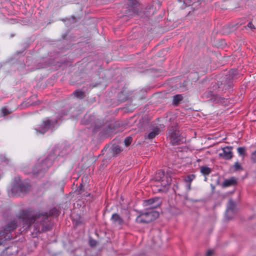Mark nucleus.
Masks as SVG:
<instances>
[{
  "label": "nucleus",
  "mask_w": 256,
  "mask_h": 256,
  "mask_svg": "<svg viewBox=\"0 0 256 256\" xmlns=\"http://www.w3.org/2000/svg\"><path fill=\"white\" fill-rule=\"evenodd\" d=\"M69 151L66 146H54L46 157L42 160H38L32 171L28 173H31L35 177L42 176L52 164L56 162V165H58V162H62L64 158Z\"/></svg>",
  "instance_id": "nucleus-1"
},
{
  "label": "nucleus",
  "mask_w": 256,
  "mask_h": 256,
  "mask_svg": "<svg viewBox=\"0 0 256 256\" xmlns=\"http://www.w3.org/2000/svg\"><path fill=\"white\" fill-rule=\"evenodd\" d=\"M60 212L56 208L50 209L48 212H38L34 214L29 210H22L10 222L6 224H48L52 216H57Z\"/></svg>",
  "instance_id": "nucleus-2"
},
{
  "label": "nucleus",
  "mask_w": 256,
  "mask_h": 256,
  "mask_svg": "<svg viewBox=\"0 0 256 256\" xmlns=\"http://www.w3.org/2000/svg\"><path fill=\"white\" fill-rule=\"evenodd\" d=\"M238 71L232 69L220 78L219 80L212 86L213 90H208L204 92L202 97L210 100L218 101V96L222 92H230L233 86V82L237 78Z\"/></svg>",
  "instance_id": "nucleus-3"
},
{
  "label": "nucleus",
  "mask_w": 256,
  "mask_h": 256,
  "mask_svg": "<svg viewBox=\"0 0 256 256\" xmlns=\"http://www.w3.org/2000/svg\"><path fill=\"white\" fill-rule=\"evenodd\" d=\"M83 124H90L94 132H100V135L102 137H108L118 132L116 127L118 122L114 124H105L104 120L96 118L94 114H86L81 120Z\"/></svg>",
  "instance_id": "nucleus-4"
},
{
  "label": "nucleus",
  "mask_w": 256,
  "mask_h": 256,
  "mask_svg": "<svg viewBox=\"0 0 256 256\" xmlns=\"http://www.w3.org/2000/svg\"><path fill=\"white\" fill-rule=\"evenodd\" d=\"M68 110H62V112L58 114L56 119L50 120L49 118H46L43 120L40 124L36 126L34 128L36 134L37 135H42L47 132H53L59 126L58 121L62 120V118L64 116L68 115Z\"/></svg>",
  "instance_id": "nucleus-5"
},
{
  "label": "nucleus",
  "mask_w": 256,
  "mask_h": 256,
  "mask_svg": "<svg viewBox=\"0 0 256 256\" xmlns=\"http://www.w3.org/2000/svg\"><path fill=\"white\" fill-rule=\"evenodd\" d=\"M31 190L30 180H22L19 176L15 177L11 188L10 196H21L25 195Z\"/></svg>",
  "instance_id": "nucleus-6"
},
{
  "label": "nucleus",
  "mask_w": 256,
  "mask_h": 256,
  "mask_svg": "<svg viewBox=\"0 0 256 256\" xmlns=\"http://www.w3.org/2000/svg\"><path fill=\"white\" fill-rule=\"evenodd\" d=\"M3 230L0 231V253L4 252L8 248V240L12 238L11 230L16 228L17 225H6Z\"/></svg>",
  "instance_id": "nucleus-7"
},
{
  "label": "nucleus",
  "mask_w": 256,
  "mask_h": 256,
  "mask_svg": "<svg viewBox=\"0 0 256 256\" xmlns=\"http://www.w3.org/2000/svg\"><path fill=\"white\" fill-rule=\"evenodd\" d=\"M159 212L154 210H147L138 216L136 221L138 223H149L155 220L159 216Z\"/></svg>",
  "instance_id": "nucleus-8"
},
{
  "label": "nucleus",
  "mask_w": 256,
  "mask_h": 256,
  "mask_svg": "<svg viewBox=\"0 0 256 256\" xmlns=\"http://www.w3.org/2000/svg\"><path fill=\"white\" fill-rule=\"evenodd\" d=\"M167 138L172 145H176L182 143L184 138L181 136L179 130L173 128H170L167 134Z\"/></svg>",
  "instance_id": "nucleus-9"
},
{
  "label": "nucleus",
  "mask_w": 256,
  "mask_h": 256,
  "mask_svg": "<svg viewBox=\"0 0 256 256\" xmlns=\"http://www.w3.org/2000/svg\"><path fill=\"white\" fill-rule=\"evenodd\" d=\"M130 218V212L128 210L124 208L122 210L120 214L116 213L112 214L110 220L112 222L117 224H122L126 222Z\"/></svg>",
  "instance_id": "nucleus-10"
},
{
  "label": "nucleus",
  "mask_w": 256,
  "mask_h": 256,
  "mask_svg": "<svg viewBox=\"0 0 256 256\" xmlns=\"http://www.w3.org/2000/svg\"><path fill=\"white\" fill-rule=\"evenodd\" d=\"M160 128L156 123L150 124L147 128V132L144 134L145 140H152L160 133Z\"/></svg>",
  "instance_id": "nucleus-11"
},
{
  "label": "nucleus",
  "mask_w": 256,
  "mask_h": 256,
  "mask_svg": "<svg viewBox=\"0 0 256 256\" xmlns=\"http://www.w3.org/2000/svg\"><path fill=\"white\" fill-rule=\"evenodd\" d=\"M238 210L237 203L232 199L229 200L225 212V218L228 220L232 219Z\"/></svg>",
  "instance_id": "nucleus-12"
},
{
  "label": "nucleus",
  "mask_w": 256,
  "mask_h": 256,
  "mask_svg": "<svg viewBox=\"0 0 256 256\" xmlns=\"http://www.w3.org/2000/svg\"><path fill=\"white\" fill-rule=\"evenodd\" d=\"M160 204V199L158 197L145 200L143 202V206L146 207V210H154L158 208Z\"/></svg>",
  "instance_id": "nucleus-13"
},
{
  "label": "nucleus",
  "mask_w": 256,
  "mask_h": 256,
  "mask_svg": "<svg viewBox=\"0 0 256 256\" xmlns=\"http://www.w3.org/2000/svg\"><path fill=\"white\" fill-rule=\"evenodd\" d=\"M232 146H225L222 148V152L219 153L218 155L220 157L223 158L224 160H230L232 156Z\"/></svg>",
  "instance_id": "nucleus-14"
},
{
  "label": "nucleus",
  "mask_w": 256,
  "mask_h": 256,
  "mask_svg": "<svg viewBox=\"0 0 256 256\" xmlns=\"http://www.w3.org/2000/svg\"><path fill=\"white\" fill-rule=\"evenodd\" d=\"M122 150V148L118 144H114L109 149L107 154L109 157H114L119 154Z\"/></svg>",
  "instance_id": "nucleus-15"
},
{
  "label": "nucleus",
  "mask_w": 256,
  "mask_h": 256,
  "mask_svg": "<svg viewBox=\"0 0 256 256\" xmlns=\"http://www.w3.org/2000/svg\"><path fill=\"white\" fill-rule=\"evenodd\" d=\"M128 4L131 10L128 13H126V14L132 16L137 12V6L138 4L137 0H128Z\"/></svg>",
  "instance_id": "nucleus-16"
},
{
  "label": "nucleus",
  "mask_w": 256,
  "mask_h": 256,
  "mask_svg": "<svg viewBox=\"0 0 256 256\" xmlns=\"http://www.w3.org/2000/svg\"><path fill=\"white\" fill-rule=\"evenodd\" d=\"M164 178H165L164 172L160 171L156 174V180L162 181V182H163L162 185L164 187H165L166 186L170 184V182L168 180H166V182L164 181Z\"/></svg>",
  "instance_id": "nucleus-17"
},
{
  "label": "nucleus",
  "mask_w": 256,
  "mask_h": 256,
  "mask_svg": "<svg viewBox=\"0 0 256 256\" xmlns=\"http://www.w3.org/2000/svg\"><path fill=\"white\" fill-rule=\"evenodd\" d=\"M236 184V180L234 178L232 177L228 179H226L222 184L223 188H226L230 186H234Z\"/></svg>",
  "instance_id": "nucleus-18"
},
{
  "label": "nucleus",
  "mask_w": 256,
  "mask_h": 256,
  "mask_svg": "<svg viewBox=\"0 0 256 256\" xmlns=\"http://www.w3.org/2000/svg\"><path fill=\"white\" fill-rule=\"evenodd\" d=\"M183 97L181 94H176L173 96L172 104L175 106L179 104L180 101L182 100Z\"/></svg>",
  "instance_id": "nucleus-19"
},
{
  "label": "nucleus",
  "mask_w": 256,
  "mask_h": 256,
  "mask_svg": "<svg viewBox=\"0 0 256 256\" xmlns=\"http://www.w3.org/2000/svg\"><path fill=\"white\" fill-rule=\"evenodd\" d=\"M76 22V19L74 16H72L71 18L65 20V24L68 27L72 28V24H74Z\"/></svg>",
  "instance_id": "nucleus-20"
},
{
  "label": "nucleus",
  "mask_w": 256,
  "mask_h": 256,
  "mask_svg": "<svg viewBox=\"0 0 256 256\" xmlns=\"http://www.w3.org/2000/svg\"><path fill=\"white\" fill-rule=\"evenodd\" d=\"M73 94L76 98L79 99H82L85 96V94L84 92L80 90H76L74 92Z\"/></svg>",
  "instance_id": "nucleus-21"
},
{
  "label": "nucleus",
  "mask_w": 256,
  "mask_h": 256,
  "mask_svg": "<svg viewBox=\"0 0 256 256\" xmlns=\"http://www.w3.org/2000/svg\"><path fill=\"white\" fill-rule=\"evenodd\" d=\"M196 178L194 174H190L184 177V180L186 182L191 183Z\"/></svg>",
  "instance_id": "nucleus-22"
},
{
  "label": "nucleus",
  "mask_w": 256,
  "mask_h": 256,
  "mask_svg": "<svg viewBox=\"0 0 256 256\" xmlns=\"http://www.w3.org/2000/svg\"><path fill=\"white\" fill-rule=\"evenodd\" d=\"M200 172L204 176L208 175L211 172V169L208 166H202L200 168Z\"/></svg>",
  "instance_id": "nucleus-23"
},
{
  "label": "nucleus",
  "mask_w": 256,
  "mask_h": 256,
  "mask_svg": "<svg viewBox=\"0 0 256 256\" xmlns=\"http://www.w3.org/2000/svg\"><path fill=\"white\" fill-rule=\"evenodd\" d=\"M0 161L5 162L6 164H10V160L6 158L5 155L3 154L0 155Z\"/></svg>",
  "instance_id": "nucleus-24"
},
{
  "label": "nucleus",
  "mask_w": 256,
  "mask_h": 256,
  "mask_svg": "<svg viewBox=\"0 0 256 256\" xmlns=\"http://www.w3.org/2000/svg\"><path fill=\"white\" fill-rule=\"evenodd\" d=\"M132 142V137L128 136L124 140V144L126 146H129Z\"/></svg>",
  "instance_id": "nucleus-25"
},
{
  "label": "nucleus",
  "mask_w": 256,
  "mask_h": 256,
  "mask_svg": "<svg viewBox=\"0 0 256 256\" xmlns=\"http://www.w3.org/2000/svg\"><path fill=\"white\" fill-rule=\"evenodd\" d=\"M11 112H12V111L9 110L6 108H3L1 110V115L2 116H4Z\"/></svg>",
  "instance_id": "nucleus-26"
},
{
  "label": "nucleus",
  "mask_w": 256,
  "mask_h": 256,
  "mask_svg": "<svg viewBox=\"0 0 256 256\" xmlns=\"http://www.w3.org/2000/svg\"><path fill=\"white\" fill-rule=\"evenodd\" d=\"M238 152L240 156H244L245 154V148L244 147H238L237 148Z\"/></svg>",
  "instance_id": "nucleus-27"
},
{
  "label": "nucleus",
  "mask_w": 256,
  "mask_h": 256,
  "mask_svg": "<svg viewBox=\"0 0 256 256\" xmlns=\"http://www.w3.org/2000/svg\"><path fill=\"white\" fill-rule=\"evenodd\" d=\"M234 168L235 171H238L242 170V168L238 162H235L234 165Z\"/></svg>",
  "instance_id": "nucleus-28"
},
{
  "label": "nucleus",
  "mask_w": 256,
  "mask_h": 256,
  "mask_svg": "<svg viewBox=\"0 0 256 256\" xmlns=\"http://www.w3.org/2000/svg\"><path fill=\"white\" fill-rule=\"evenodd\" d=\"M251 160L253 162L256 163V150L252 154Z\"/></svg>",
  "instance_id": "nucleus-29"
},
{
  "label": "nucleus",
  "mask_w": 256,
  "mask_h": 256,
  "mask_svg": "<svg viewBox=\"0 0 256 256\" xmlns=\"http://www.w3.org/2000/svg\"><path fill=\"white\" fill-rule=\"evenodd\" d=\"M183 2L186 6H190L194 2L192 0H183Z\"/></svg>",
  "instance_id": "nucleus-30"
},
{
  "label": "nucleus",
  "mask_w": 256,
  "mask_h": 256,
  "mask_svg": "<svg viewBox=\"0 0 256 256\" xmlns=\"http://www.w3.org/2000/svg\"><path fill=\"white\" fill-rule=\"evenodd\" d=\"M82 188L83 186L82 184H80V186L78 187L76 190V192L78 194H82Z\"/></svg>",
  "instance_id": "nucleus-31"
},
{
  "label": "nucleus",
  "mask_w": 256,
  "mask_h": 256,
  "mask_svg": "<svg viewBox=\"0 0 256 256\" xmlns=\"http://www.w3.org/2000/svg\"><path fill=\"white\" fill-rule=\"evenodd\" d=\"M89 242L90 244L92 246H94L96 244V242L94 240H90Z\"/></svg>",
  "instance_id": "nucleus-32"
},
{
  "label": "nucleus",
  "mask_w": 256,
  "mask_h": 256,
  "mask_svg": "<svg viewBox=\"0 0 256 256\" xmlns=\"http://www.w3.org/2000/svg\"><path fill=\"white\" fill-rule=\"evenodd\" d=\"M247 27L250 29H254L255 27L252 22H249L247 24Z\"/></svg>",
  "instance_id": "nucleus-33"
},
{
  "label": "nucleus",
  "mask_w": 256,
  "mask_h": 256,
  "mask_svg": "<svg viewBox=\"0 0 256 256\" xmlns=\"http://www.w3.org/2000/svg\"><path fill=\"white\" fill-rule=\"evenodd\" d=\"M192 200H186L184 204L190 206L192 205Z\"/></svg>",
  "instance_id": "nucleus-34"
},
{
  "label": "nucleus",
  "mask_w": 256,
  "mask_h": 256,
  "mask_svg": "<svg viewBox=\"0 0 256 256\" xmlns=\"http://www.w3.org/2000/svg\"><path fill=\"white\" fill-rule=\"evenodd\" d=\"M214 253V251L212 250H208L206 253V256H212Z\"/></svg>",
  "instance_id": "nucleus-35"
},
{
  "label": "nucleus",
  "mask_w": 256,
  "mask_h": 256,
  "mask_svg": "<svg viewBox=\"0 0 256 256\" xmlns=\"http://www.w3.org/2000/svg\"><path fill=\"white\" fill-rule=\"evenodd\" d=\"M170 212L173 214H178L179 212V210L174 208L171 210Z\"/></svg>",
  "instance_id": "nucleus-36"
},
{
  "label": "nucleus",
  "mask_w": 256,
  "mask_h": 256,
  "mask_svg": "<svg viewBox=\"0 0 256 256\" xmlns=\"http://www.w3.org/2000/svg\"><path fill=\"white\" fill-rule=\"evenodd\" d=\"M186 188L188 190L191 189V183L186 182Z\"/></svg>",
  "instance_id": "nucleus-37"
},
{
  "label": "nucleus",
  "mask_w": 256,
  "mask_h": 256,
  "mask_svg": "<svg viewBox=\"0 0 256 256\" xmlns=\"http://www.w3.org/2000/svg\"><path fill=\"white\" fill-rule=\"evenodd\" d=\"M39 225L38 224H36V225H33L34 226V228L36 230H37L38 229V226Z\"/></svg>",
  "instance_id": "nucleus-38"
},
{
  "label": "nucleus",
  "mask_w": 256,
  "mask_h": 256,
  "mask_svg": "<svg viewBox=\"0 0 256 256\" xmlns=\"http://www.w3.org/2000/svg\"><path fill=\"white\" fill-rule=\"evenodd\" d=\"M64 181L62 182V186H64Z\"/></svg>",
  "instance_id": "nucleus-39"
},
{
  "label": "nucleus",
  "mask_w": 256,
  "mask_h": 256,
  "mask_svg": "<svg viewBox=\"0 0 256 256\" xmlns=\"http://www.w3.org/2000/svg\"><path fill=\"white\" fill-rule=\"evenodd\" d=\"M194 71H195V72L198 73V74L200 72H201V70L198 71V70H194Z\"/></svg>",
  "instance_id": "nucleus-40"
},
{
  "label": "nucleus",
  "mask_w": 256,
  "mask_h": 256,
  "mask_svg": "<svg viewBox=\"0 0 256 256\" xmlns=\"http://www.w3.org/2000/svg\"><path fill=\"white\" fill-rule=\"evenodd\" d=\"M38 232H40L39 230H37V231H36V234H37V233H38Z\"/></svg>",
  "instance_id": "nucleus-41"
},
{
  "label": "nucleus",
  "mask_w": 256,
  "mask_h": 256,
  "mask_svg": "<svg viewBox=\"0 0 256 256\" xmlns=\"http://www.w3.org/2000/svg\"><path fill=\"white\" fill-rule=\"evenodd\" d=\"M32 235H33L34 236H36L34 233H32Z\"/></svg>",
  "instance_id": "nucleus-42"
},
{
  "label": "nucleus",
  "mask_w": 256,
  "mask_h": 256,
  "mask_svg": "<svg viewBox=\"0 0 256 256\" xmlns=\"http://www.w3.org/2000/svg\"><path fill=\"white\" fill-rule=\"evenodd\" d=\"M22 66H25V64H22Z\"/></svg>",
  "instance_id": "nucleus-43"
},
{
  "label": "nucleus",
  "mask_w": 256,
  "mask_h": 256,
  "mask_svg": "<svg viewBox=\"0 0 256 256\" xmlns=\"http://www.w3.org/2000/svg\"><path fill=\"white\" fill-rule=\"evenodd\" d=\"M32 226V225H31V224L28 225L29 226Z\"/></svg>",
  "instance_id": "nucleus-44"
}]
</instances>
